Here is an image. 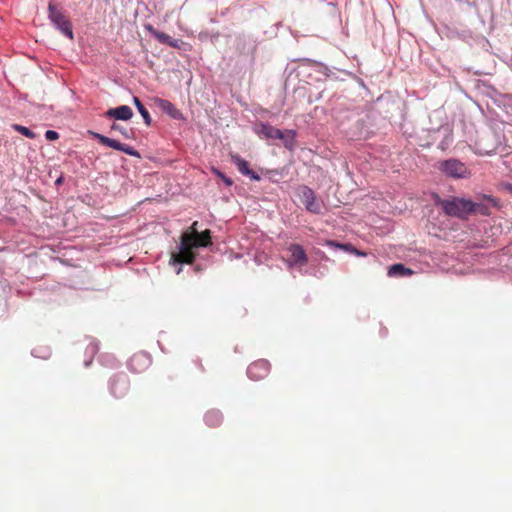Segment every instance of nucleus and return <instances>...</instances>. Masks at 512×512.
<instances>
[{
	"mask_svg": "<svg viewBox=\"0 0 512 512\" xmlns=\"http://www.w3.org/2000/svg\"><path fill=\"white\" fill-rule=\"evenodd\" d=\"M12 128L29 139H34L36 137V134L25 126L13 124Z\"/></svg>",
	"mask_w": 512,
	"mask_h": 512,
	"instance_id": "412c9836",
	"label": "nucleus"
},
{
	"mask_svg": "<svg viewBox=\"0 0 512 512\" xmlns=\"http://www.w3.org/2000/svg\"><path fill=\"white\" fill-rule=\"evenodd\" d=\"M477 152L481 155L494 153L498 146L496 135L493 131L483 134L475 143Z\"/></svg>",
	"mask_w": 512,
	"mask_h": 512,
	"instance_id": "423d86ee",
	"label": "nucleus"
},
{
	"mask_svg": "<svg viewBox=\"0 0 512 512\" xmlns=\"http://www.w3.org/2000/svg\"><path fill=\"white\" fill-rule=\"evenodd\" d=\"M270 363L265 359H259L251 363L247 368V375L251 380L259 381L268 376Z\"/></svg>",
	"mask_w": 512,
	"mask_h": 512,
	"instance_id": "1a4fd4ad",
	"label": "nucleus"
},
{
	"mask_svg": "<svg viewBox=\"0 0 512 512\" xmlns=\"http://www.w3.org/2000/svg\"><path fill=\"white\" fill-rule=\"evenodd\" d=\"M484 200L487 203L472 201V205L474 206L472 208V213H479L481 215L487 216L490 215V206H498L497 199L493 198L492 196H484Z\"/></svg>",
	"mask_w": 512,
	"mask_h": 512,
	"instance_id": "ddd939ff",
	"label": "nucleus"
},
{
	"mask_svg": "<svg viewBox=\"0 0 512 512\" xmlns=\"http://www.w3.org/2000/svg\"><path fill=\"white\" fill-rule=\"evenodd\" d=\"M139 358H141V355H134L130 360V365L132 366Z\"/></svg>",
	"mask_w": 512,
	"mask_h": 512,
	"instance_id": "a878e982",
	"label": "nucleus"
},
{
	"mask_svg": "<svg viewBox=\"0 0 512 512\" xmlns=\"http://www.w3.org/2000/svg\"><path fill=\"white\" fill-rule=\"evenodd\" d=\"M157 106L168 115H170L174 119H178L181 116L180 111L168 100L165 99H156Z\"/></svg>",
	"mask_w": 512,
	"mask_h": 512,
	"instance_id": "dca6fc26",
	"label": "nucleus"
},
{
	"mask_svg": "<svg viewBox=\"0 0 512 512\" xmlns=\"http://www.w3.org/2000/svg\"><path fill=\"white\" fill-rule=\"evenodd\" d=\"M411 274H412V271L400 263L392 265L388 270V275L390 277L407 276V275H411Z\"/></svg>",
	"mask_w": 512,
	"mask_h": 512,
	"instance_id": "a211bd4d",
	"label": "nucleus"
},
{
	"mask_svg": "<svg viewBox=\"0 0 512 512\" xmlns=\"http://www.w3.org/2000/svg\"><path fill=\"white\" fill-rule=\"evenodd\" d=\"M257 133L265 139H284V132L269 124H260Z\"/></svg>",
	"mask_w": 512,
	"mask_h": 512,
	"instance_id": "f8f14e48",
	"label": "nucleus"
},
{
	"mask_svg": "<svg viewBox=\"0 0 512 512\" xmlns=\"http://www.w3.org/2000/svg\"><path fill=\"white\" fill-rule=\"evenodd\" d=\"M205 422L210 427H217L222 423L223 416L219 410L213 409L205 414Z\"/></svg>",
	"mask_w": 512,
	"mask_h": 512,
	"instance_id": "f3484780",
	"label": "nucleus"
},
{
	"mask_svg": "<svg viewBox=\"0 0 512 512\" xmlns=\"http://www.w3.org/2000/svg\"><path fill=\"white\" fill-rule=\"evenodd\" d=\"M295 136H296V133L293 130H287L286 132H284V139H282V140H283L284 146L287 149H289V150L293 149L294 143H295Z\"/></svg>",
	"mask_w": 512,
	"mask_h": 512,
	"instance_id": "aec40b11",
	"label": "nucleus"
},
{
	"mask_svg": "<svg viewBox=\"0 0 512 512\" xmlns=\"http://www.w3.org/2000/svg\"><path fill=\"white\" fill-rule=\"evenodd\" d=\"M133 102H134L138 112L143 117L145 124L149 126L151 124L152 120H151L148 110L144 107V105L141 103V101L139 100L138 97H134Z\"/></svg>",
	"mask_w": 512,
	"mask_h": 512,
	"instance_id": "6ab92c4d",
	"label": "nucleus"
},
{
	"mask_svg": "<svg viewBox=\"0 0 512 512\" xmlns=\"http://www.w3.org/2000/svg\"><path fill=\"white\" fill-rule=\"evenodd\" d=\"M212 243L211 231L206 229L198 232V222L194 221L180 238L179 252L172 254L174 263L192 264L196 258L195 248L207 247Z\"/></svg>",
	"mask_w": 512,
	"mask_h": 512,
	"instance_id": "f257e3e1",
	"label": "nucleus"
},
{
	"mask_svg": "<svg viewBox=\"0 0 512 512\" xmlns=\"http://www.w3.org/2000/svg\"><path fill=\"white\" fill-rule=\"evenodd\" d=\"M444 213L448 216L466 219L472 214V201L459 197H451L449 199L439 200L437 202Z\"/></svg>",
	"mask_w": 512,
	"mask_h": 512,
	"instance_id": "f03ea898",
	"label": "nucleus"
},
{
	"mask_svg": "<svg viewBox=\"0 0 512 512\" xmlns=\"http://www.w3.org/2000/svg\"><path fill=\"white\" fill-rule=\"evenodd\" d=\"M129 387V378L124 373L116 374L110 379V392L115 398H123L126 396L129 391Z\"/></svg>",
	"mask_w": 512,
	"mask_h": 512,
	"instance_id": "39448f33",
	"label": "nucleus"
},
{
	"mask_svg": "<svg viewBox=\"0 0 512 512\" xmlns=\"http://www.w3.org/2000/svg\"><path fill=\"white\" fill-rule=\"evenodd\" d=\"M106 115L117 120H129L133 116V111L129 106L122 105L116 108L109 109L106 112Z\"/></svg>",
	"mask_w": 512,
	"mask_h": 512,
	"instance_id": "4468645a",
	"label": "nucleus"
},
{
	"mask_svg": "<svg viewBox=\"0 0 512 512\" xmlns=\"http://www.w3.org/2000/svg\"><path fill=\"white\" fill-rule=\"evenodd\" d=\"M45 137L47 140L54 141L59 138V134L54 130H47L45 133Z\"/></svg>",
	"mask_w": 512,
	"mask_h": 512,
	"instance_id": "393cba45",
	"label": "nucleus"
},
{
	"mask_svg": "<svg viewBox=\"0 0 512 512\" xmlns=\"http://www.w3.org/2000/svg\"><path fill=\"white\" fill-rule=\"evenodd\" d=\"M111 129L121 133L125 138H130V133H129L130 131H128L127 129L123 128L121 125H118V124L114 123L112 125Z\"/></svg>",
	"mask_w": 512,
	"mask_h": 512,
	"instance_id": "5701e85b",
	"label": "nucleus"
},
{
	"mask_svg": "<svg viewBox=\"0 0 512 512\" xmlns=\"http://www.w3.org/2000/svg\"><path fill=\"white\" fill-rule=\"evenodd\" d=\"M438 169L453 178H464L469 174L466 165L456 159L439 162Z\"/></svg>",
	"mask_w": 512,
	"mask_h": 512,
	"instance_id": "20e7f679",
	"label": "nucleus"
},
{
	"mask_svg": "<svg viewBox=\"0 0 512 512\" xmlns=\"http://www.w3.org/2000/svg\"><path fill=\"white\" fill-rule=\"evenodd\" d=\"M48 11L49 18L55 24V26L68 38L73 39L71 23L64 15L62 9L55 5L53 2H50Z\"/></svg>",
	"mask_w": 512,
	"mask_h": 512,
	"instance_id": "7ed1b4c3",
	"label": "nucleus"
},
{
	"mask_svg": "<svg viewBox=\"0 0 512 512\" xmlns=\"http://www.w3.org/2000/svg\"><path fill=\"white\" fill-rule=\"evenodd\" d=\"M213 172L215 173V175H217L219 178H221L227 186H231L233 184L232 180L230 178L226 177L218 169H213Z\"/></svg>",
	"mask_w": 512,
	"mask_h": 512,
	"instance_id": "b1692460",
	"label": "nucleus"
},
{
	"mask_svg": "<svg viewBox=\"0 0 512 512\" xmlns=\"http://www.w3.org/2000/svg\"><path fill=\"white\" fill-rule=\"evenodd\" d=\"M288 251L291 254V257L287 260L288 265L294 266V265H306L308 262L307 255L299 244H291L288 247Z\"/></svg>",
	"mask_w": 512,
	"mask_h": 512,
	"instance_id": "9d476101",
	"label": "nucleus"
},
{
	"mask_svg": "<svg viewBox=\"0 0 512 512\" xmlns=\"http://www.w3.org/2000/svg\"><path fill=\"white\" fill-rule=\"evenodd\" d=\"M326 244L328 246H330V247H337V248H342V249H345V250H350V245L339 244V243H337L335 241H332V240L327 241ZM351 251H353L357 255H361V256L364 255V253H361V252H359L358 250H356L354 248H351Z\"/></svg>",
	"mask_w": 512,
	"mask_h": 512,
	"instance_id": "4be33fe9",
	"label": "nucleus"
},
{
	"mask_svg": "<svg viewBox=\"0 0 512 512\" xmlns=\"http://www.w3.org/2000/svg\"><path fill=\"white\" fill-rule=\"evenodd\" d=\"M95 139H97L102 145L111 147L115 150L122 151L130 156L140 158V153L135 150L133 147L120 143L114 139H111L107 136H104L99 133H93Z\"/></svg>",
	"mask_w": 512,
	"mask_h": 512,
	"instance_id": "6e6552de",
	"label": "nucleus"
},
{
	"mask_svg": "<svg viewBox=\"0 0 512 512\" xmlns=\"http://www.w3.org/2000/svg\"><path fill=\"white\" fill-rule=\"evenodd\" d=\"M300 200L305 208L314 214L321 213V203L316 199L315 193L312 189L304 186L300 189Z\"/></svg>",
	"mask_w": 512,
	"mask_h": 512,
	"instance_id": "0eeeda50",
	"label": "nucleus"
},
{
	"mask_svg": "<svg viewBox=\"0 0 512 512\" xmlns=\"http://www.w3.org/2000/svg\"><path fill=\"white\" fill-rule=\"evenodd\" d=\"M232 162L236 165L238 171L250 177L252 180H260V176L249 167V163L238 154H230Z\"/></svg>",
	"mask_w": 512,
	"mask_h": 512,
	"instance_id": "9b49d317",
	"label": "nucleus"
},
{
	"mask_svg": "<svg viewBox=\"0 0 512 512\" xmlns=\"http://www.w3.org/2000/svg\"><path fill=\"white\" fill-rule=\"evenodd\" d=\"M146 30H148L153 37H155L159 42L163 44H167L170 47L176 48L178 47V41L175 39H172L171 36L164 32H160L156 30L152 25H147Z\"/></svg>",
	"mask_w": 512,
	"mask_h": 512,
	"instance_id": "2eb2a0df",
	"label": "nucleus"
}]
</instances>
